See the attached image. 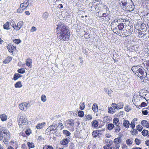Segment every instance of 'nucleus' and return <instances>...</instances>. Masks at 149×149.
I'll use <instances>...</instances> for the list:
<instances>
[{
  "label": "nucleus",
  "instance_id": "1",
  "mask_svg": "<svg viewBox=\"0 0 149 149\" xmlns=\"http://www.w3.org/2000/svg\"><path fill=\"white\" fill-rule=\"evenodd\" d=\"M56 28L58 38L61 40L67 41L70 34L68 27L64 24L60 22Z\"/></svg>",
  "mask_w": 149,
  "mask_h": 149
},
{
  "label": "nucleus",
  "instance_id": "2",
  "mask_svg": "<svg viewBox=\"0 0 149 149\" xmlns=\"http://www.w3.org/2000/svg\"><path fill=\"white\" fill-rule=\"evenodd\" d=\"M119 3L124 10L127 9L132 11L135 8V6L131 0H119Z\"/></svg>",
  "mask_w": 149,
  "mask_h": 149
},
{
  "label": "nucleus",
  "instance_id": "3",
  "mask_svg": "<svg viewBox=\"0 0 149 149\" xmlns=\"http://www.w3.org/2000/svg\"><path fill=\"white\" fill-rule=\"evenodd\" d=\"M124 26L123 24L122 23H118V25H117L114 29L112 30L113 32L116 33L117 35H121L122 33V31H125L123 29L124 28Z\"/></svg>",
  "mask_w": 149,
  "mask_h": 149
},
{
  "label": "nucleus",
  "instance_id": "4",
  "mask_svg": "<svg viewBox=\"0 0 149 149\" xmlns=\"http://www.w3.org/2000/svg\"><path fill=\"white\" fill-rule=\"evenodd\" d=\"M18 121L19 126L25 124L27 122L26 117L23 113H19L18 116Z\"/></svg>",
  "mask_w": 149,
  "mask_h": 149
},
{
  "label": "nucleus",
  "instance_id": "5",
  "mask_svg": "<svg viewBox=\"0 0 149 149\" xmlns=\"http://www.w3.org/2000/svg\"><path fill=\"white\" fill-rule=\"evenodd\" d=\"M136 75L140 78L141 79H143L147 75V73L145 72V70L142 67H140L136 73Z\"/></svg>",
  "mask_w": 149,
  "mask_h": 149
},
{
  "label": "nucleus",
  "instance_id": "6",
  "mask_svg": "<svg viewBox=\"0 0 149 149\" xmlns=\"http://www.w3.org/2000/svg\"><path fill=\"white\" fill-rule=\"evenodd\" d=\"M57 130V127L55 125H52L49 126L46 130L45 134L49 135L51 134H54L56 132Z\"/></svg>",
  "mask_w": 149,
  "mask_h": 149
},
{
  "label": "nucleus",
  "instance_id": "7",
  "mask_svg": "<svg viewBox=\"0 0 149 149\" xmlns=\"http://www.w3.org/2000/svg\"><path fill=\"white\" fill-rule=\"evenodd\" d=\"M145 100L147 101L148 102L145 97L139 96L136 97H134V99L132 100L133 102H145Z\"/></svg>",
  "mask_w": 149,
  "mask_h": 149
},
{
  "label": "nucleus",
  "instance_id": "8",
  "mask_svg": "<svg viewBox=\"0 0 149 149\" xmlns=\"http://www.w3.org/2000/svg\"><path fill=\"white\" fill-rule=\"evenodd\" d=\"M10 134L8 131L7 133H3L2 135L0 134V141L2 140L3 138L5 139H9Z\"/></svg>",
  "mask_w": 149,
  "mask_h": 149
},
{
  "label": "nucleus",
  "instance_id": "9",
  "mask_svg": "<svg viewBox=\"0 0 149 149\" xmlns=\"http://www.w3.org/2000/svg\"><path fill=\"white\" fill-rule=\"evenodd\" d=\"M108 12L107 11L106 13H103L102 15L101 16V17L102 19L107 21H109L110 19V16L109 14V11L108 10Z\"/></svg>",
  "mask_w": 149,
  "mask_h": 149
},
{
  "label": "nucleus",
  "instance_id": "10",
  "mask_svg": "<svg viewBox=\"0 0 149 149\" xmlns=\"http://www.w3.org/2000/svg\"><path fill=\"white\" fill-rule=\"evenodd\" d=\"M123 103H112V107L115 109H118L122 108L123 106Z\"/></svg>",
  "mask_w": 149,
  "mask_h": 149
},
{
  "label": "nucleus",
  "instance_id": "11",
  "mask_svg": "<svg viewBox=\"0 0 149 149\" xmlns=\"http://www.w3.org/2000/svg\"><path fill=\"white\" fill-rule=\"evenodd\" d=\"M19 108L23 111H26L29 108L27 103H21L19 105Z\"/></svg>",
  "mask_w": 149,
  "mask_h": 149
},
{
  "label": "nucleus",
  "instance_id": "12",
  "mask_svg": "<svg viewBox=\"0 0 149 149\" xmlns=\"http://www.w3.org/2000/svg\"><path fill=\"white\" fill-rule=\"evenodd\" d=\"M120 19H116L113 21L111 24V26L112 30L114 29L117 25H118V23L120 22Z\"/></svg>",
  "mask_w": 149,
  "mask_h": 149
},
{
  "label": "nucleus",
  "instance_id": "13",
  "mask_svg": "<svg viewBox=\"0 0 149 149\" xmlns=\"http://www.w3.org/2000/svg\"><path fill=\"white\" fill-rule=\"evenodd\" d=\"M24 25V23L23 21H20L17 23V25H16V27L14 28V29L16 31H18L20 30Z\"/></svg>",
  "mask_w": 149,
  "mask_h": 149
},
{
  "label": "nucleus",
  "instance_id": "14",
  "mask_svg": "<svg viewBox=\"0 0 149 149\" xmlns=\"http://www.w3.org/2000/svg\"><path fill=\"white\" fill-rule=\"evenodd\" d=\"M29 4V0H24V3L20 4V7H22V8H24L26 9Z\"/></svg>",
  "mask_w": 149,
  "mask_h": 149
},
{
  "label": "nucleus",
  "instance_id": "15",
  "mask_svg": "<svg viewBox=\"0 0 149 149\" xmlns=\"http://www.w3.org/2000/svg\"><path fill=\"white\" fill-rule=\"evenodd\" d=\"M15 47L11 44H9L8 45L7 48L9 52L12 53L13 52Z\"/></svg>",
  "mask_w": 149,
  "mask_h": 149
},
{
  "label": "nucleus",
  "instance_id": "16",
  "mask_svg": "<svg viewBox=\"0 0 149 149\" xmlns=\"http://www.w3.org/2000/svg\"><path fill=\"white\" fill-rule=\"evenodd\" d=\"M46 125V123L45 122L41 123L38 124L36 127L37 129H40L44 127Z\"/></svg>",
  "mask_w": 149,
  "mask_h": 149
},
{
  "label": "nucleus",
  "instance_id": "17",
  "mask_svg": "<svg viewBox=\"0 0 149 149\" xmlns=\"http://www.w3.org/2000/svg\"><path fill=\"white\" fill-rule=\"evenodd\" d=\"M7 117H8L7 115L5 113L2 114L0 115V118L1 119V120L3 122L6 120Z\"/></svg>",
  "mask_w": 149,
  "mask_h": 149
},
{
  "label": "nucleus",
  "instance_id": "18",
  "mask_svg": "<svg viewBox=\"0 0 149 149\" xmlns=\"http://www.w3.org/2000/svg\"><path fill=\"white\" fill-rule=\"evenodd\" d=\"M32 61L31 59L30 58L27 59L26 61V65L30 68L32 67Z\"/></svg>",
  "mask_w": 149,
  "mask_h": 149
},
{
  "label": "nucleus",
  "instance_id": "19",
  "mask_svg": "<svg viewBox=\"0 0 149 149\" xmlns=\"http://www.w3.org/2000/svg\"><path fill=\"white\" fill-rule=\"evenodd\" d=\"M141 124L144 127L149 128V123L146 120H143L141 122Z\"/></svg>",
  "mask_w": 149,
  "mask_h": 149
},
{
  "label": "nucleus",
  "instance_id": "20",
  "mask_svg": "<svg viewBox=\"0 0 149 149\" xmlns=\"http://www.w3.org/2000/svg\"><path fill=\"white\" fill-rule=\"evenodd\" d=\"M139 68H140V66L139 65L134 66L132 67V70L135 74V73L137 72Z\"/></svg>",
  "mask_w": 149,
  "mask_h": 149
},
{
  "label": "nucleus",
  "instance_id": "21",
  "mask_svg": "<svg viewBox=\"0 0 149 149\" xmlns=\"http://www.w3.org/2000/svg\"><path fill=\"white\" fill-rule=\"evenodd\" d=\"M7 132L8 130L5 127L0 126V134L2 135L3 133H7Z\"/></svg>",
  "mask_w": 149,
  "mask_h": 149
},
{
  "label": "nucleus",
  "instance_id": "22",
  "mask_svg": "<svg viewBox=\"0 0 149 149\" xmlns=\"http://www.w3.org/2000/svg\"><path fill=\"white\" fill-rule=\"evenodd\" d=\"M123 126L126 128H128L129 127L130 123L128 120H124L123 121Z\"/></svg>",
  "mask_w": 149,
  "mask_h": 149
},
{
  "label": "nucleus",
  "instance_id": "23",
  "mask_svg": "<svg viewBox=\"0 0 149 149\" xmlns=\"http://www.w3.org/2000/svg\"><path fill=\"white\" fill-rule=\"evenodd\" d=\"M69 139V138L63 139L61 142V144L63 145H65L67 144L68 143Z\"/></svg>",
  "mask_w": 149,
  "mask_h": 149
},
{
  "label": "nucleus",
  "instance_id": "24",
  "mask_svg": "<svg viewBox=\"0 0 149 149\" xmlns=\"http://www.w3.org/2000/svg\"><path fill=\"white\" fill-rule=\"evenodd\" d=\"M22 75L18 73H15L14 75V77L13 79L14 80H16L17 79L19 78L22 77Z\"/></svg>",
  "mask_w": 149,
  "mask_h": 149
},
{
  "label": "nucleus",
  "instance_id": "25",
  "mask_svg": "<svg viewBox=\"0 0 149 149\" xmlns=\"http://www.w3.org/2000/svg\"><path fill=\"white\" fill-rule=\"evenodd\" d=\"M10 23L7 22L5 24L3 25V29H5L8 30L10 29L9 28Z\"/></svg>",
  "mask_w": 149,
  "mask_h": 149
},
{
  "label": "nucleus",
  "instance_id": "26",
  "mask_svg": "<svg viewBox=\"0 0 149 149\" xmlns=\"http://www.w3.org/2000/svg\"><path fill=\"white\" fill-rule=\"evenodd\" d=\"M92 126L94 127H97L98 125V122L96 120H94L91 123Z\"/></svg>",
  "mask_w": 149,
  "mask_h": 149
},
{
  "label": "nucleus",
  "instance_id": "27",
  "mask_svg": "<svg viewBox=\"0 0 149 149\" xmlns=\"http://www.w3.org/2000/svg\"><path fill=\"white\" fill-rule=\"evenodd\" d=\"M98 107L97 104L95 103H94L92 106V109L93 111L95 112H96L97 111Z\"/></svg>",
  "mask_w": 149,
  "mask_h": 149
},
{
  "label": "nucleus",
  "instance_id": "28",
  "mask_svg": "<svg viewBox=\"0 0 149 149\" xmlns=\"http://www.w3.org/2000/svg\"><path fill=\"white\" fill-rule=\"evenodd\" d=\"M49 16V14L47 12H45L42 14V18L44 19H47Z\"/></svg>",
  "mask_w": 149,
  "mask_h": 149
},
{
  "label": "nucleus",
  "instance_id": "29",
  "mask_svg": "<svg viewBox=\"0 0 149 149\" xmlns=\"http://www.w3.org/2000/svg\"><path fill=\"white\" fill-rule=\"evenodd\" d=\"M113 123L115 125H119L120 122L118 119L117 118H114L113 119Z\"/></svg>",
  "mask_w": 149,
  "mask_h": 149
},
{
  "label": "nucleus",
  "instance_id": "30",
  "mask_svg": "<svg viewBox=\"0 0 149 149\" xmlns=\"http://www.w3.org/2000/svg\"><path fill=\"white\" fill-rule=\"evenodd\" d=\"M22 86L21 84V82L20 81L17 82L15 84V86L16 88H21Z\"/></svg>",
  "mask_w": 149,
  "mask_h": 149
},
{
  "label": "nucleus",
  "instance_id": "31",
  "mask_svg": "<svg viewBox=\"0 0 149 149\" xmlns=\"http://www.w3.org/2000/svg\"><path fill=\"white\" fill-rule=\"evenodd\" d=\"M99 134V130L98 131V132L97 130L94 131L92 132V135L95 138L98 136Z\"/></svg>",
  "mask_w": 149,
  "mask_h": 149
},
{
  "label": "nucleus",
  "instance_id": "32",
  "mask_svg": "<svg viewBox=\"0 0 149 149\" xmlns=\"http://www.w3.org/2000/svg\"><path fill=\"white\" fill-rule=\"evenodd\" d=\"M103 120L104 123H107L109 122L110 120L109 117L108 116H106L103 118Z\"/></svg>",
  "mask_w": 149,
  "mask_h": 149
},
{
  "label": "nucleus",
  "instance_id": "33",
  "mask_svg": "<svg viewBox=\"0 0 149 149\" xmlns=\"http://www.w3.org/2000/svg\"><path fill=\"white\" fill-rule=\"evenodd\" d=\"M97 7V5H96L95 3H92V6L91 7V10L92 11H95L96 10Z\"/></svg>",
  "mask_w": 149,
  "mask_h": 149
},
{
  "label": "nucleus",
  "instance_id": "34",
  "mask_svg": "<svg viewBox=\"0 0 149 149\" xmlns=\"http://www.w3.org/2000/svg\"><path fill=\"white\" fill-rule=\"evenodd\" d=\"M121 141L120 137L116 138L114 139V142L117 144L120 143Z\"/></svg>",
  "mask_w": 149,
  "mask_h": 149
},
{
  "label": "nucleus",
  "instance_id": "35",
  "mask_svg": "<svg viewBox=\"0 0 149 149\" xmlns=\"http://www.w3.org/2000/svg\"><path fill=\"white\" fill-rule=\"evenodd\" d=\"M114 125L112 123H109L108 125L107 128L108 130H111L114 127Z\"/></svg>",
  "mask_w": 149,
  "mask_h": 149
},
{
  "label": "nucleus",
  "instance_id": "36",
  "mask_svg": "<svg viewBox=\"0 0 149 149\" xmlns=\"http://www.w3.org/2000/svg\"><path fill=\"white\" fill-rule=\"evenodd\" d=\"M127 29H128V32H129L130 33V34H131L132 32L133 31V26H127Z\"/></svg>",
  "mask_w": 149,
  "mask_h": 149
},
{
  "label": "nucleus",
  "instance_id": "37",
  "mask_svg": "<svg viewBox=\"0 0 149 149\" xmlns=\"http://www.w3.org/2000/svg\"><path fill=\"white\" fill-rule=\"evenodd\" d=\"M27 145L29 147V149L34 148L35 147L34 143L32 142H28Z\"/></svg>",
  "mask_w": 149,
  "mask_h": 149
},
{
  "label": "nucleus",
  "instance_id": "38",
  "mask_svg": "<svg viewBox=\"0 0 149 149\" xmlns=\"http://www.w3.org/2000/svg\"><path fill=\"white\" fill-rule=\"evenodd\" d=\"M116 127L115 128L114 130H115V132H119L121 129L119 125H116Z\"/></svg>",
  "mask_w": 149,
  "mask_h": 149
},
{
  "label": "nucleus",
  "instance_id": "39",
  "mask_svg": "<svg viewBox=\"0 0 149 149\" xmlns=\"http://www.w3.org/2000/svg\"><path fill=\"white\" fill-rule=\"evenodd\" d=\"M63 132L64 134L66 135L67 136H69L71 134L69 132L65 130H63Z\"/></svg>",
  "mask_w": 149,
  "mask_h": 149
},
{
  "label": "nucleus",
  "instance_id": "40",
  "mask_svg": "<svg viewBox=\"0 0 149 149\" xmlns=\"http://www.w3.org/2000/svg\"><path fill=\"white\" fill-rule=\"evenodd\" d=\"M148 132L147 130H144L142 131L141 133L143 135L146 136L148 135Z\"/></svg>",
  "mask_w": 149,
  "mask_h": 149
},
{
  "label": "nucleus",
  "instance_id": "41",
  "mask_svg": "<svg viewBox=\"0 0 149 149\" xmlns=\"http://www.w3.org/2000/svg\"><path fill=\"white\" fill-rule=\"evenodd\" d=\"M78 115L79 116L82 117L84 115V113L82 111H79L77 113Z\"/></svg>",
  "mask_w": 149,
  "mask_h": 149
},
{
  "label": "nucleus",
  "instance_id": "42",
  "mask_svg": "<svg viewBox=\"0 0 149 149\" xmlns=\"http://www.w3.org/2000/svg\"><path fill=\"white\" fill-rule=\"evenodd\" d=\"M68 149H75V145L72 143H70Z\"/></svg>",
  "mask_w": 149,
  "mask_h": 149
},
{
  "label": "nucleus",
  "instance_id": "43",
  "mask_svg": "<svg viewBox=\"0 0 149 149\" xmlns=\"http://www.w3.org/2000/svg\"><path fill=\"white\" fill-rule=\"evenodd\" d=\"M137 129L139 132L142 131L143 129V127L141 125H138L136 126Z\"/></svg>",
  "mask_w": 149,
  "mask_h": 149
},
{
  "label": "nucleus",
  "instance_id": "44",
  "mask_svg": "<svg viewBox=\"0 0 149 149\" xmlns=\"http://www.w3.org/2000/svg\"><path fill=\"white\" fill-rule=\"evenodd\" d=\"M125 31H126V32H125L124 31H122V34L123 35H125L126 36L130 35V33L129 32H128V31H127V30H126Z\"/></svg>",
  "mask_w": 149,
  "mask_h": 149
},
{
  "label": "nucleus",
  "instance_id": "45",
  "mask_svg": "<svg viewBox=\"0 0 149 149\" xmlns=\"http://www.w3.org/2000/svg\"><path fill=\"white\" fill-rule=\"evenodd\" d=\"M132 143L133 141L130 139H127L126 141L127 144L129 146L131 145L132 144Z\"/></svg>",
  "mask_w": 149,
  "mask_h": 149
},
{
  "label": "nucleus",
  "instance_id": "46",
  "mask_svg": "<svg viewBox=\"0 0 149 149\" xmlns=\"http://www.w3.org/2000/svg\"><path fill=\"white\" fill-rule=\"evenodd\" d=\"M25 71V70L23 68L19 69L17 70L18 72L21 74L24 73Z\"/></svg>",
  "mask_w": 149,
  "mask_h": 149
},
{
  "label": "nucleus",
  "instance_id": "47",
  "mask_svg": "<svg viewBox=\"0 0 149 149\" xmlns=\"http://www.w3.org/2000/svg\"><path fill=\"white\" fill-rule=\"evenodd\" d=\"M133 130L132 131H131V132H132L131 133L132 134V135H135L137 134L138 133V132L137 130V129H133Z\"/></svg>",
  "mask_w": 149,
  "mask_h": 149
},
{
  "label": "nucleus",
  "instance_id": "48",
  "mask_svg": "<svg viewBox=\"0 0 149 149\" xmlns=\"http://www.w3.org/2000/svg\"><path fill=\"white\" fill-rule=\"evenodd\" d=\"M74 121L73 120H70L68 121V124L70 126H72L74 125Z\"/></svg>",
  "mask_w": 149,
  "mask_h": 149
},
{
  "label": "nucleus",
  "instance_id": "49",
  "mask_svg": "<svg viewBox=\"0 0 149 149\" xmlns=\"http://www.w3.org/2000/svg\"><path fill=\"white\" fill-rule=\"evenodd\" d=\"M10 24L12 27L14 29V28L16 27V25L14 21L13 20L11 21L10 22Z\"/></svg>",
  "mask_w": 149,
  "mask_h": 149
},
{
  "label": "nucleus",
  "instance_id": "50",
  "mask_svg": "<svg viewBox=\"0 0 149 149\" xmlns=\"http://www.w3.org/2000/svg\"><path fill=\"white\" fill-rule=\"evenodd\" d=\"M25 9V8H22V7H20L18 9L17 12L18 13H22L24 9Z\"/></svg>",
  "mask_w": 149,
  "mask_h": 149
},
{
  "label": "nucleus",
  "instance_id": "51",
  "mask_svg": "<svg viewBox=\"0 0 149 149\" xmlns=\"http://www.w3.org/2000/svg\"><path fill=\"white\" fill-rule=\"evenodd\" d=\"M135 142L136 145H139L141 143V141L140 139L136 138L135 140Z\"/></svg>",
  "mask_w": 149,
  "mask_h": 149
},
{
  "label": "nucleus",
  "instance_id": "52",
  "mask_svg": "<svg viewBox=\"0 0 149 149\" xmlns=\"http://www.w3.org/2000/svg\"><path fill=\"white\" fill-rule=\"evenodd\" d=\"M135 123L132 121L130 125L132 128L134 129L135 127Z\"/></svg>",
  "mask_w": 149,
  "mask_h": 149
},
{
  "label": "nucleus",
  "instance_id": "53",
  "mask_svg": "<svg viewBox=\"0 0 149 149\" xmlns=\"http://www.w3.org/2000/svg\"><path fill=\"white\" fill-rule=\"evenodd\" d=\"M85 105L84 103H80V109L81 110H83L85 108Z\"/></svg>",
  "mask_w": 149,
  "mask_h": 149
},
{
  "label": "nucleus",
  "instance_id": "54",
  "mask_svg": "<svg viewBox=\"0 0 149 149\" xmlns=\"http://www.w3.org/2000/svg\"><path fill=\"white\" fill-rule=\"evenodd\" d=\"M148 103H141L140 105H139L138 107V108L139 109H140L142 107H145L147 105Z\"/></svg>",
  "mask_w": 149,
  "mask_h": 149
},
{
  "label": "nucleus",
  "instance_id": "55",
  "mask_svg": "<svg viewBox=\"0 0 149 149\" xmlns=\"http://www.w3.org/2000/svg\"><path fill=\"white\" fill-rule=\"evenodd\" d=\"M41 99L43 102H45L46 99V96L45 95H42L41 97Z\"/></svg>",
  "mask_w": 149,
  "mask_h": 149
},
{
  "label": "nucleus",
  "instance_id": "56",
  "mask_svg": "<svg viewBox=\"0 0 149 149\" xmlns=\"http://www.w3.org/2000/svg\"><path fill=\"white\" fill-rule=\"evenodd\" d=\"M37 30V28L35 26L32 27L31 29L30 30V31L31 32H33L34 31H36Z\"/></svg>",
  "mask_w": 149,
  "mask_h": 149
},
{
  "label": "nucleus",
  "instance_id": "57",
  "mask_svg": "<svg viewBox=\"0 0 149 149\" xmlns=\"http://www.w3.org/2000/svg\"><path fill=\"white\" fill-rule=\"evenodd\" d=\"M21 42V41L18 39H15L13 40V42L16 44H19V43H20Z\"/></svg>",
  "mask_w": 149,
  "mask_h": 149
},
{
  "label": "nucleus",
  "instance_id": "58",
  "mask_svg": "<svg viewBox=\"0 0 149 149\" xmlns=\"http://www.w3.org/2000/svg\"><path fill=\"white\" fill-rule=\"evenodd\" d=\"M8 60L7 61V59H6L5 61H3V62L5 63H8L9 62H10L12 58L10 57L8 58Z\"/></svg>",
  "mask_w": 149,
  "mask_h": 149
},
{
  "label": "nucleus",
  "instance_id": "59",
  "mask_svg": "<svg viewBox=\"0 0 149 149\" xmlns=\"http://www.w3.org/2000/svg\"><path fill=\"white\" fill-rule=\"evenodd\" d=\"M139 37L141 38L144 37L145 36V35L142 32H139Z\"/></svg>",
  "mask_w": 149,
  "mask_h": 149
},
{
  "label": "nucleus",
  "instance_id": "60",
  "mask_svg": "<svg viewBox=\"0 0 149 149\" xmlns=\"http://www.w3.org/2000/svg\"><path fill=\"white\" fill-rule=\"evenodd\" d=\"M125 111L127 112L129 111L131 109L130 106L128 105H127L125 107Z\"/></svg>",
  "mask_w": 149,
  "mask_h": 149
},
{
  "label": "nucleus",
  "instance_id": "61",
  "mask_svg": "<svg viewBox=\"0 0 149 149\" xmlns=\"http://www.w3.org/2000/svg\"><path fill=\"white\" fill-rule=\"evenodd\" d=\"M12 120H10L8 123V127H11L12 125Z\"/></svg>",
  "mask_w": 149,
  "mask_h": 149
},
{
  "label": "nucleus",
  "instance_id": "62",
  "mask_svg": "<svg viewBox=\"0 0 149 149\" xmlns=\"http://www.w3.org/2000/svg\"><path fill=\"white\" fill-rule=\"evenodd\" d=\"M86 119L88 120H90L92 119V116L91 115H88L86 116Z\"/></svg>",
  "mask_w": 149,
  "mask_h": 149
},
{
  "label": "nucleus",
  "instance_id": "63",
  "mask_svg": "<svg viewBox=\"0 0 149 149\" xmlns=\"http://www.w3.org/2000/svg\"><path fill=\"white\" fill-rule=\"evenodd\" d=\"M25 133L26 135L29 136L30 134L31 133V131L30 130H27L25 131Z\"/></svg>",
  "mask_w": 149,
  "mask_h": 149
},
{
  "label": "nucleus",
  "instance_id": "64",
  "mask_svg": "<svg viewBox=\"0 0 149 149\" xmlns=\"http://www.w3.org/2000/svg\"><path fill=\"white\" fill-rule=\"evenodd\" d=\"M104 149H112V148L111 147H110V146H105L104 147Z\"/></svg>",
  "mask_w": 149,
  "mask_h": 149
}]
</instances>
